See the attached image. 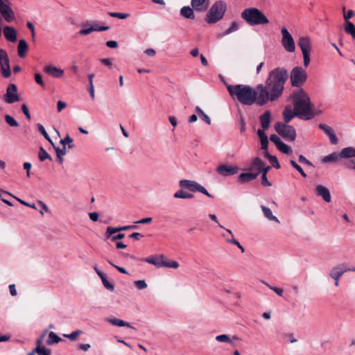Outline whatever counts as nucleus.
Returning <instances> with one entry per match:
<instances>
[{"mask_svg": "<svg viewBox=\"0 0 355 355\" xmlns=\"http://www.w3.org/2000/svg\"><path fill=\"white\" fill-rule=\"evenodd\" d=\"M288 77L287 70L283 68H277L271 71L265 85H257L258 105L263 106L269 101L278 99L283 93Z\"/></svg>", "mask_w": 355, "mask_h": 355, "instance_id": "1", "label": "nucleus"}, {"mask_svg": "<svg viewBox=\"0 0 355 355\" xmlns=\"http://www.w3.org/2000/svg\"><path fill=\"white\" fill-rule=\"evenodd\" d=\"M290 98L295 110L302 116V119L310 120L317 114L313 113L310 98L303 89L300 88L293 91Z\"/></svg>", "mask_w": 355, "mask_h": 355, "instance_id": "2", "label": "nucleus"}, {"mask_svg": "<svg viewBox=\"0 0 355 355\" xmlns=\"http://www.w3.org/2000/svg\"><path fill=\"white\" fill-rule=\"evenodd\" d=\"M227 91L231 96H236L237 100L243 105H252L256 103L258 105L257 86L253 89L246 85H228Z\"/></svg>", "mask_w": 355, "mask_h": 355, "instance_id": "3", "label": "nucleus"}, {"mask_svg": "<svg viewBox=\"0 0 355 355\" xmlns=\"http://www.w3.org/2000/svg\"><path fill=\"white\" fill-rule=\"evenodd\" d=\"M227 5L225 2L219 0L216 1L207 14V22H218L224 16Z\"/></svg>", "mask_w": 355, "mask_h": 355, "instance_id": "4", "label": "nucleus"}, {"mask_svg": "<svg viewBox=\"0 0 355 355\" xmlns=\"http://www.w3.org/2000/svg\"><path fill=\"white\" fill-rule=\"evenodd\" d=\"M241 17L246 22H269L263 13L255 8L245 9L241 13Z\"/></svg>", "mask_w": 355, "mask_h": 355, "instance_id": "5", "label": "nucleus"}, {"mask_svg": "<svg viewBox=\"0 0 355 355\" xmlns=\"http://www.w3.org/2000/svg\"><path fill=\"white\" fill-rule=\"evenodd\" d=\"M275 130L287 141H293L296 138L295 129L287 123L277 122L275 124Z\"/></svg>", "mask_w": 355, "mask_h": 355, "instance_id": "6", "label": "nucleus"}, {"mask_svg": "<svg viewBox=\"0 0 355 355\" xmlns=\"http://www.w3.org/2000/svg\"><path fill=\"white\" fill-rule=\"evenodd\" d=\"M179 186L181 188L187 189L191 192H200L209 198L214 197L202 185L194 180H181L179 181Z\"/></svg>", "mask_w": 355, "mask_h": 355, "instance_id": "7", "label": "nucleus"}, {"mask_svg": "<svg viewBox=\"0 0 355 355\" xmlns=\"http://www.w3.org/2000/svg\"><path fill=\"white\" fill-rule=\"evenodd\" d=\"M307 79L306 71L301 67H295L291 73V85L300 87L303 85Z\"/></svg>", "mask_w": 355, "mask_h": 355, "instance_id": "8", "label": "nucleus"}, {"mask_svg": "<svg viewBox=\"0 0 355 355\" xmlns=\"http://www.w3.org/2000/svg\"><path fill=\"white\" fill-rule=\"evenodd\" d=\"M298 46L301 49L304 65L307 67L310 63V51H311V41L307 37H300L298 40Z\"/></svg>", "mask_w": 355, "mask_h": 355, "instance_id": "9", "label": "nucleus"}, {"mask_svg": "<svg viewBox=\"0 0 355 355\" xmlns=\"http://www.w3.org/2000/svg\"><path fill=\"white\" fill-rule=\"evenodd\" d=\"M0 65L2 76L4 78H9L11 74L10 60L8 53L3 49H0Z\"/></svg>", "mask_w": 355, "mask_h": 355, "instance_id": "10", "label": "nucleus"}, {"mask_svg": "<svg viewBox=\"0 0 355 355\" xmlns=\"http://www.w3.org/2000/svg\"><path fill=\"white\" fill-rule=\"evenodd\" d=\"M282 45L284 48L288 51L293 53L295 50V42L292 35L289 33L286 28L282 29Z\"/></svg>", "mask_w": 355, "mask_h": 355, "instance_id": "11", "label": "nucleus"}, {"mask_svg": "<svg viewBox=\"0 0 355 355\" xmlns=\"http://www.w3.org/2000/svg\"><path fill=\"white\" fill-rule=\"evenodd\" d=\"M17 92V86L12 83L9 84L6 89V93L3 96L4 101L9 104L19 101V97Z\"/></svg>", "mask_w": 355, "mask_h": 355, "instance_id": "12", "label": "nucleus"}, {"mask_svg": "<svg viewBox=\"0 0 355 355\" xmlns=\"http://www.w3.org/2000/svg\"><path fill=\"white\" fill-rule=\"evenodd\" d=\"M8 0H0V12L3 19L10 22L15 20V14L10 6L7 3Z\"/></svg>", "mask_w": 355, "mask_h": 355, "instance_id": "13", "label": "nucleus"}, {"mask_svg": "<svg viewBox=\"0 0 355 355\" xmlns=\"http://www.w3.org/2000/svg\"><path fill=\"white\" fill-rule=\"evenodd\" d=\"M216 171L220 175L227 177L237 173L239 171V167L236 166H231L227 164H223L219 165L216 168Z\"/></svg>", "mask_w": 355, "mask_h": 355, "instance_id": "14", "label": "nucleus"}, {"mask_svg": "<svg viewBox=\"0 0 355 355\" xmlns=\"http://www.w3.org/2000/svg\"><path fill=\"white\" fill-rule=\"evenodd\" d=\"M295 116L302 119V116L297 111L293 109L291 105L286 106L283 112L284 123H288Z\"/></svg>", "mask_w": 355, "mask_h": 355, "instance_id": "15", "label": "nucleus"}, {"mask_svg": "<svg viewBox=\"0 0 355 355\" xmlns=\"http://www.w3.org/2000/svg\"><path fill=\"white\" fill-rule=\"evenodd\" d=\"M315 194L321 197L326 202H331V197L330 191L326 187L319 184L315 187Z\"/></svg>", "mask_w": 355, "mask_h": 355, "instance_id": "16", "label": "nucleus"}, {"mask_svg": "<svg viewBox=\"0 0 355 355\" xmlns=\"http://www.w3.org/2000/svg\"><path fill=\"white\" fill-rule=\"evenodd\" d=\"M267 166L265 165L263 161H262L259 157H256L253 159L249 170L253 173H257L258 175L264 171V168H266Z\"/></svg>", "mask_w": 355, "mask_h": 355, "instance_id": "17", "label": "nucleus"}, {"mask_svg": "<svg viewBox=\"0 0 355 355\" xmlns=\"http://www.w3.org/2000/svg\"><path fill=\"white\" fill-rule=\"evenodd\" d=\"M346 272L344 264H339L332 268L329 272V276L334 280L340 279Z\"/></svg>", "mask_w": 355, "mask_h": 355, "instance_id": "18", "label": "nucleus"}, {"mask_svg": "<svg viewBox=\"0 0 355 355\" xmlns=\"http://www.w3.org/2000/svg\"><path fill=\"white\" fill-rule=\"evenodd\" d=\"M44 71L53 78H59L63 76L64 70L53 65H47L44 68Z\"/></svg>", "mask_w": 355, "mask_h": 355, "instance_id": "19", "label": "nucleus"}, {"mask_svg": "<svg viewBox=\"0 0 355 355\" xmlns=\"http://www.w3.org/2000/svg\"><path fill=\"white\" fill-rule=\"evenodd\" d=\"M191 5L197 12H205L209 7V0H191Z\"/></svg>", "mask_w": 355, "mask_h": 355, "instance_id": "20", "label": "nucleus"}, {"mask_svg": "<svg viewBox=\"0 0 355 355\" xmlns=\"http://www.w3.org/2000/svg\"><path fill=\"white\" fill-rule=\"evenodd\" d=\"M137 227H137V224L132 225L116 227L109 226L106 228L105 236L107 237H109L111 235H112L116 232H119L121 231L132 230V229H137Z\"/></svg>", "mask_w": 355, "mask_h": 355, "instance_id": "21", "label": "nucleus"}, {"mask_svg": "<svg viewBox=\"0 0 355 355\" xmlns=\"http://www.w3.org/2000/svg\"><path fill=\"white\" fill-rule=\"evenodd\" d=\"M109 28L110 27L107 26H98V24H94V25L91 27L81 29L79 31V33L80 35H86L92 33L94 31H104L108 30Z\"/></svg>", "mask_w": 355, "mask_h": 355, "instance_id": "22", "label": "nucleus"}, {"mask_svg": "<svg viewBox=\"0 0 355 355\" xmlns=\"http://www.w3.org/2000/svg\"><path fill=\"white\" fill-rule=\"evenodd\" d=\"M271 112L269 110L266 111L263 114L259 116L261 130H266L269 128L270 124Z\"/></svg>", "mask_w": 355, "mask_h": 355, "instance_id": "23", "label": "nucleus"}, {"mask_svg": "<svg viewBox=\"0 0 355 355\" xmlns=\"http://www.w3.org/2000/svg\"><path fill=\"white\" fill-rule=\"evenodd\" d=\"M164 259V257L163 255H159L157 257H149L147 258L141 259V261L153 264L157 268H162Z\"/></svg>", "mask_w": 355, "mask_h": 355, "instance_id": "24", "label": "nucleus"}, {"mask_svg": "<svg viewBox=\"0 0 355 355\" xmlns=\"http://www.w3.org/2000/svg\"><path fill=\"white\" fill-rule=\"evenodd\" d=\"M3 34L6 39L11 42L17 40V32L15 29L11 26H6L3 28Z\"/></svg>", "mask_w": 355, "mask_h": 355, "instance_id": "25", "label": "nucleus"}, {"mask_svg": "<svg viewBox=\"0 0 355 355\" xmlns=\"http://www.w3.org/2000/svg\"><path fill=\"white\" fill-rule=\"evenodd\" d=\"M258 176L257 173H253V172H247V173H241L239 175V181L243 184L248 182H250L251 180H253L256 179Z\"/></svg>", "mask_w": 355, "mask_h": 355, "instance_id": "26", "label": "nucleus"}, {"mask_svg": "<svg viewBox=\"0 0 355 355\" xmlns=\"http://www.w3.org/2000/svg\"><path fill=\"white\" fill-rule=\"evenodd\" d=\"M340 158L349 159L355 157V148L349 146L344 148L340 152Z\"/></svg>", "mask_w": 355, "mask_h": 355, "instance_id": "27", "label": "nucleus"}, {"mask_svg": "<svg viewBox=\"0 0 355 355\" xmlns=\"http://www.w3.org/2000/svg\"><path fill=\"white\" fill-rule=\"evenodd\" d=\"M193 10H195L193 7L184 6L180 10V15L186 19H193L195 17Z\"/></svg>", "mask_w": 355, "mask_h": 355, "instance_id": "28", "label": "nucleus"}, {"mask_svg": "<svg viewBox=\"0 0 355 355\" xmlns=\"http://www.w3.org/2000/svg\"><path fill=\"white\" fill-rule=\"evenodd\" d=\"M257 135L260 139L261 149L267 150L268 146V138L266 134L265 133V131L259 129L257 130Z\"/></svg>", "mask_w": 355, "mask_h": 355, "instance_id": "29", "label": "nucleus"}, {"mask_svg": "<svg viewBox=\"0 0 355 355\" xmlns=\"http://www.w3.org/2000/svg\"><path fill=\"white\" fill-rule=\"evenodd\" d=\"M261 209L263 213L264 216L270 221H275L279 223V219L272 214L271 209L266 206L261 205Z\"/></svg>", "mask_w": 355, "mask_h": 355, "instance_id": "30", "label": "nucleus"}, {"mask_svg": "<svg viewBox=\"0 0 355 355\" xmlns=\"http://www.w3.org/2000/svg\"><path fill=\"white\" fill-rule=\"evenodd\" d=\"M107 321L110 323L112 325L117 326V327H127L129 328L134 329V327L127 322H125L122 320L117 319V318H107Z\"/></svg>", "mask_w": 355, "mask_h": 355, "instance_id": "31", "label": "nucleus"}, {"mask_svg": "<svg viewBox=\"0 0 355 355\" xmlns=\"http://www.w3.org/2000/svg\"><path fill=\"white\" fill-rule=\"evenodd\" d=\"M175 198L180 199H192L194 198V195L191 193L187 192L183 189L178 190L173 195Z\"/></svg>", "mask_w": 355, "mask_h": 355, "instance_id": "32", "label": "nucleus"}, {"mask_svg": "<svg viewBox=\"0 0 355 355\" xmlns=\"http://www.w3.org/2000/svg\"><path fill=\"white\" fill-rule=\"evenodd\" d=\"M35 352L38 355H51V350L42 346L40 340H36Z\"/></svg>", "mask_w": 355, "mask_h": 355, "instance_id": "33", "label": "nucleus"}, {"mask_svg": "<svg viewBox=\"0 0 355 355\" xmlns=\"http://www.w3.org/2000/svg\"><path fill=\"white\" fill-rule=\"evenodd\" d=\"M62 341V338H60L55 332L51 331L49 333L48 339L46 340V345H53Z\"/></svg>", "mask_w": 355, "mask_h": 355, "instance_id": "34", "label": "nucleus"}, {"mask_svg": "<svg viewBox=\"0 0 355 355\" xmlns=\"http://www.w3.org/2000/svg\"><path fill=\"white\" fill-rule=\"evenodd\" d=\"M28 49V44L24 40H21L18 44V55L20 58H24Z\"/></svg>", "mask_w": 355, "mask_h": 355, "instance_id": "35", "label": "nucleus"}, {"mask_svg": "<svg viewBox=\"0 0 355 355\" xmlns=\"http://www.w3.org/2000/svg\"><path fill=\"white\" fill-rule=\"evenodd\" d=\"M340 158V153H332L325 157H324L322 159L324 163H332L336 162Z\"/></svg>", "mask_w": 355, "mask_h": 355, "instance_id": "36", "label": "nucleus"}, {"mask_svg": "<svg viewBox=\"0 0 355 355\" xmlns=\"http://www.w3.org/2000/svg\"><path fill=\"white\" fill-rule=\"evenodd\" d=\"M195 111L198 114L200 118L202 120H203L205 123H207L209 125L211 123L210 118L206 114H205L203 110L199 106L196 107Z\"/></svg>", "mask_w": 355, "mask_h": 355, "instance_id": "37", "label": "nucleus"}, {"mask_svg": "<svg viewBox=\"0 0 355 355\" xmlns=\"http://www.w3.org/2000/svg\"><path fill=\"white\" fill-rule=\"evenodd\" d=\"M225 230L227 232H228L231 235V237H232V239L227 238L226 241L236 245L241 250V251L242 252H244V251H245L244 248L239 243V241H237L236 239H234V235H233L232 231L229 229H225Z\"/></svg>", "mask_w": 355, "mask_h": 355, "instance_id": "38", "label": "nucleus"}, {"mask_svg": "<svg viewBox=\"0 0 355 355\" xmlns=\"http://www.w3.org/2000/svg\"><path fill=\"white\" fill-rule=\"evenodd\" d=\"M37 130L44 136V137L49 142L51 143L52 145L54 146L51 139L50 138L49 135H48V133L46 132L44 127L40 124V123H37Z\"/></svg>", "mask_w": 355, "mask_h": 355, "instance_id": "39", "label": "nucleus"}, {"mask_svg": "<svg viewBox=\"0 0 355 355\" xmlns=\"http://www.w3.org/2000/svg\"><path fill=\"white\" fill-rule=\"evenodd\" d=\"M83 331L81 330H76L71 332V334H64L63 336L64 338H69L71 340L75 341L77 340L78 337L82 334Z\"/></svg>", "mask_w": 355, "mask_h": 355, "instance_id": "40", "label": "nucleus"}, {"mask_svg": "<svg viewBox=\"0 0 355 355\" xmlns=\"http://www.w3.org/2000/svg\"><path fill=\"white\" fill-rule=\"evenodd\" d=\"M270 169V166H267L266 168H264V171H262V175H261V184L264 186H271L270 182L268 180L266 174L268 171Z\"/></svg>", "mask_w": 355, "mask_h": 355, "instance_id": "41", "label": "nucleus"}, {"mask_svg": "<svg viewBox=\"0 0 355 355\" xmlns=\"http://www.w3.org/2000/svg\"><path fill=\"white\" fill-rule=\"evenodd\" d=\"M344 29L345 32L352 35L355 39V26L354 24H345Z\"/></svg>", "mask_w": 355, "mask_h": 355, "instance_id": "42", "label": "nucleus"}, {"mask_svg": "<svg viewBox=\"0 0 355 355\" xmlns=\"http://www.w3.org/2000/svg\"><path fill=\"white\" fill-rule=\"evenodd\" d=\"M49 159V160H52V158L49 155V154L46 151V150H44V148L42 147H40V151H39V159L41 161V162H43L44 161L45 159Z\"/></svg>", "mask_w": 355, "mask_h": 355, "instance_id": "43", "label": "nucleus"}, {"mask_svg": "<svg viewBox=\"0 0 355 355\" xmlns=\"http://www.w3.org/2000/svg\"><path fill=\"white\" fill-rule=\"evenodd\" d=\"M4 118L6 123L10 127H17L19 125L18 122L12 116L6 114Z\"/></svg>", "mask_w": 355, "mask_h": 355, "instance_id": "44", "label": "nucleus"}, {"mask_svg": "<svg viewBox=\"0 0 355 355\" xmlns=\"http://www.w3.org/2000/svg\"><path fill=\"white\" fill-rule=\"evenodd\" d=\"M102 283L105 288L110 291H113L114 289V286L113 284L110 283L107 281L105 275L101 277Z\"/></svg>", "mask_w": 355, "mask_h": 355, "instance_id": "45", "label": "nucleus"}, {"mask_svg": "<svg viewBox=\"0 0 355 355\" xmlns=\"http://www.w3.org/2000/svg\"><path fill=\"white\" fill-rule=\"evenodd\" d=\"M216 340L219 343H231V338L227 334H220L216 336L215 338Z\"/></svg>", "mask_w": 355, "mask_h": 355, "instance_id": "46", "label": "nucleus"}, {"mask_svg": "<svg viewBox=\"0 0 355 355\" xmlns=\"http://www.w3.org/2000/svg\"><path fill=\"white\" fill-rule=\"evenodd\" d=\"M239 24H232L231 26L229 28H227L225 32L220 34L219 36L222 37V36H225L226 35L230 34V33L237 31L239 29Z\"/></svg>", "mask_w": 355, "mask_h": 355, "instance_id": "47", "label": "nucleus"}, {"mask_svg": "<svg viewBox=\"0 0 355 355\" xmlns=\"http://www.w3.org/2000/svg\"><path fill=\"white\" fill-rule=\"evenodd\" d=\"M290 164L295 169H296L300 173V175L303 178H306V174L305 173L302 168L299 164H297L294 160H291Z\"/></svg>", "mask_w": 355, "mask_h": 355, "instance_id": "48", "label": "nucleus"}, {"mask_svg": "<svg viewBox=\"0 0 355 355\" xmlns=\"http://www.w3.org/2000/svg\"><path fill=\"white\" fill-rule=\"evenodd\" d=\"M318 128L320 130H323L325 132V134L328 136H329L331 133L334 132V130L332 129V128L326 124L320 123L318 125Z\"/></svg>", "mask_w": 355, "mask_h": 355, "instance_id": "49", "label": "nucleus"}, {"mask_svg": "<svg viewBox=\"0 0 355 355\" xmlns=\"http://www.w3.org/2000/svg\"><path fill=\"white\" fill-rule=\"evenodd\" d=\"M277 148L285 154H289L291 153V148L287 144H284L283 141L279 146L277 147Z\"/></svg>", "mask_w": 355, "mask_h": 355, "instance_id": "50", "label": "nucleus"}, {"mask_svg": "<svg viewBox=\"0 0 355 355\" xmlns=\"http://www.w3.org/2000/svg\"><path fill=\"white\" fill-rule=\"evenodd\" d=\"M262 283L264 284L265 285H266L270 289L273 291L275 293H276L279 296H282L283 295L284 291H283L282 288L272 286L269 285L267 282H266L264 281H263Z\"/></svg>", "mask_w": 355, "mask_h": 355, "instance_id": "51", "label": "nucleus"}, {"mask_svg": "<svg viewBox=\"0 0 355 355\" xmlns=\"http://www.w3.org/2000/svg\"><path fill=\"white\" fill-rule=\"evenodd\" d=\"M162 267H167L171 268H178L179 267V263L177 261H166L164 259L163 260Z\"/></svg>", "mask_w": 355, "mask_h": 355, "instance_id": "52", "label": "nucleus"}, {"mask_svg": "<svg viewBox=\"0 0 355 355\" xmlns=\"http://www.w3.org/2000/svg\"><path fill=\"white\" fill-rule=\"evenodd\" d=\"M134 285L139 289L143 290L147 288L148 285L145 280H137L134 282Z\"/></svg>", "mask_w": 355, "mask_h": 355, "instance_id": "53", "label": "nucleus"}, {"mask_svg": "<svg viewBox=\"0 0 355 355\" xmlns=\"http://www.w3.org/2000/svg\"><path fill=\"white\" fill-rule=\"evenodd\" d=\"M57 157H64L67 153L66 146L62 148L54 146Z\"/></svg>", "mask_w": 355, "mask_h": 355, "instance_id": "54", "label": "nucleus"}, {"mask_svg": "<svg viewBox=\"0 0 355 355\" xmlns=\"http://www.w3.org/2000/svg\"><path fill=\"white\" fill-rule=\"evenodd\" d=\"M108 15L111 17H117L119 19H124L129 15V14L123 12H109Z\"/></svg>", "mask_w": 355, "mask_h": 355, "instance_id": "55", "label": "nucleus"}, {"mask_svg": "<svg viewBox=\"0 0 355 355\" xmlns=\"http://www.w3.org/2000/svg\"><path fill=\"white\" fill-rule=\"evenodd\" d=\"M270 140L275 144L276 147L279 146L282 142L279 137L275 134L270 135Z\"/></svg>", "mask_w": 355, "mask_h": 355, "instance_id": "56", "label": "nucleus"}, {"mask_svg": "<svg viewBox=\"0 0 355 355\" xmlns=\"http://www.w3.org/2000/svg\"><path fill=\"white\" fill-rule=\"evenodd\" d=\"M124 237H125V234H123V233H119V234H118L116 235H114V234L111 235L109 237H107L105 235V239H110L112 241H115L116 240H120V239H123Z\"/></svg>", "mask_w": 355, "mask_h": 355, "instance_id": "57", "label": "nucleus"}, {"mask_svg": "<svg viewBox=\"0 0 355 355\" xmlns=\"http://www.w3.org/2000/svg\"><path fill=\"white\" fill-rule=\"evenodd\" d=\"M299 162L302 164H304L309 166L313 167V164L311 162H310L309 159H307L304 156L302 155H300L299 156Z\"/></svg>", "mask_w": 355, "mask_h": 355, "instance_id": "58", "label": "nucleus"}, {"mask_svg": "<svg viewBox=\"0 0 355 355\" xmlns=\"http://www.w3.org/2000/svg\"><path fill=\"white\" fill-rule=\"evenodd\" d=\"M107 261L113 267H114L119 272L123 273V274H128V271L123 267H121V266H118L115 264L113 263V262L110 260V259H107Z\"/></svg>", "mask_w": 355, "mask_h": 355, "instance_id": "59", "label": "nucleus"}, {"mask_svg": "<svg viewBox=\"0 0 355 355\" xmlns=\"http://www.w3.org/2000/svg\"><path fill=\"white\" fill-rule=\"evenodd\" d=\"M35 80L38 85H40L42 87H44L45 85V83L42 79V76L40 73L35 74Z\"/></svg>", "mask_w": 355, "mask_h": 355, "instance_id": "60", "label": "nucleus"}, {"mask_svg": "<svg viewBox=\"0 0 355 355\" xmlns=\"http://www.w3.org/2000/svg\"><path fill=\"white\" fill-rule=\"evenodd\" d=\"M354 11L352 10H349L347 12H344V19L346 21L350 19L352 17L354 16Z\"/></svg>", "mask_w": 355, "mask_h": 355, "instance_id": "61", "label": "nucleus"}, {"mask_svg": "<svg viewBox=\"0 0 355 355\" xmlns=\"http://www.w3.org/2000/svg\"><path fill=\"white\" fill-rule=\"evenodd\" d=\"M152 220L153 218L151 217H147L135 222V224H148L151 223Z\"/></svg>", "mask_w": 355, "mask_h": 355, "instance_id": "62", "label": "nucleus"}, {"mask_svg": "<svg viewBox=\"0 0 355 355\" xmlns=\"http://www.w3.org/2000/svg\"><path fill=\"white\" fill-rule=\"evenodd\" d=\"M21 110H22L23 113L25 114V116H26V118L30 120L31 119V116L28 108L26 104H23L21 105Z\"/></svg>", "mask_w": 355, "mask_h": 355, "instance_id": "63", "label": "nucleus"}, {"mask_svg": "<svg viewBox=\"0 0 355 355\" xmlns=\"http://www.w3.org/2000/svg\"><path fill=\"white\" fill-rule=\"evenodd\" d=\"M73 142V139L67 135L63 139L60 140V143L63 146H66V144Z\"/></svg>", "mask_w": 355, "mask_h": 355, "instance_id": "64", "label": "nucleus"}]
</instances>
